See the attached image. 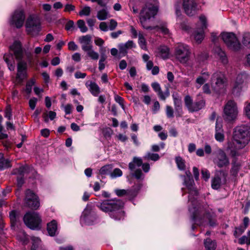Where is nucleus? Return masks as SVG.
Returning a JSON list of instances; mask_svg holds the SVG:
<instances>
[{
  "mask_svg": "<svg viewBox=\"0 0 250 250\" xmlns=\"http://www.w3.org/2000/svg\"><path fill=\"white\" fill-rule=\"evenodd\" d=\"M241 167V163L240 162L236 160H233L231 163V168L230 170L231 175L236 176Z\"/></svg>",
  "mask_w": 250,
  "mask_h": 250,
  "instance_id": "26",
  "label": "nucleus"
},
{
  "mask_svg": "<svg viewBox=\"0 0 250 250\" xmlns=\"http://www.w3.org/2000/svg\"><path fill=\"white\" fill-rule=\"evenodd\" d=\"M221 38L229 48L235 51L240 48L241 44L233 33H223L221 34Z\"/></svg>",
  "mask_w": 250,
  "mask_h": 250,
  "instance_id": "12",
  "label": "nucleus"
},
{
  "mask_svg": "<svg viewBox=\"0 0 250 250\" xmlns=\"http://www.w3.org/2000/svg\"><path fill=\"white\" fill-rule=\"evenodd\" d=\"M154 17L153 18H152L150 19V25L153 27L154 28L152 29H146V30H153V29H160L162 31V32L165 34V35H169V30L167 28L166 25L165 23H163L160 24V25H154L152 23L153 19H154Z\"/></svg>",
  "mask_w": 250,
  "mask_h": 250,
  "instance_id": "28",
  "label": "nucleus"
},
{
  "mask_svg": "<svg viewBox=\"0 0 250 250\" xmlns=\"http://www.w3.org/2000/svg\"><path fill=\"white\" fill-rule=\"evenodd\" d=\"M37 101V100L35 98L31 99L29 100V106L31 109L33 110L35 109V108L36 107Z\"/></svg>",
  "mask_w": 250,
  "mask_h": 250,
  "instance_id": "63",
  "label": "nucleus"
},
{
  "mask_svg": "<svg viewBox=\"0 0 250 250\" xmlns=\"http://www.w3.org/2000/svg\"><path fill=\"white\" fill-rule=\"evenodd\" d=\"M4 116L8 120H11L12 118V109L10 105H7L5 110Z\"/></svg>",
  "mask_w": 250,
  "mask_h": 250,
  "instance_id": "52",
  "label": "nucleus"
},
{
  "mask_svg": "<svg viewBox=\"0 0 250 250\" xmlns=\"http://www.w3.org/2000/svg\"><path fill=\"white\" fill-rule=\"evenodd\" d=\"M245 229H246L244 228L243 226H241L238 228H236L234 232V236L236 237L239 236L240 235H241L242 233L244 232Z\"/></svg>",
  "mask_w": 250,
  "mask_h": 250,
  "instance_id": "56",
  "label": "nucleus"
},
{
  "mask_svg": "<svg viewBox=\"0 0 250 250\" xmlns=\"http://www.w3.org/2000/svg\"><path fill=\"white\" fill-rule=\"evenodd\" d=\"M68 48L70 50L75 51L78 49V46L74 42L71 41L68 42Z\"/></svg>",
  "mask_w": 250,
  "mask_h": 250,
  "instance_id": "59",
  "label": "nucleus"
},
{
  "mask_svg": "<svg viewBox=\"0 0 250 250\" xmlns=\"http://www.w3.org/2000/svg\"><path fill=\"white\" fill-rule=\"evenodd\" d=\"M25 27L28 34L32 36H37L41 29L40 19L35 16H30L26 20Z\"/></svg>",
  "mask_w": 250,
  "mask_h": 250,
  "instance_id": "9",
  "label": "nucleus"
},
{
  "mask_svg": "<svg viewBox=\"0 0 250 250\" xmlns=\"http://www.w3.org/2000/svg\"><path fill=\"white\" fill-rule=\"evenodd\" d=\"M117 26V22L111 19L110 20V24H109V29L110 30H114Z\"/></svg>",
  "mask_w": 250,
  "mask_h": 250,
  "instance_id": "61",
  "label": "nucleus"
},
{
  "mask_svg": "<svg viewBox=\"0 0 250 250\" xmlns=\"http://www.w3.org/2000/svg\"><path fill=\"white\" fill-rule=\"evenodd\" d=\"M247 76L244 74H238L234 83L232 92L233 94L238 95L246 87Z\"/></svg>",
  "mask_w": 250,
  "mask_h": 250,
  "instance_id": "16",
  "label": "nucleus"
},
{
  "mask_svg": "<svg viewBox=\"0 0 250 250\" xmlns=\"http://www.w3.org/2000/svg\"><path fill=\"white\" fill-rule=\"evenodd\" d=\"M91 12V8L89 6L84 7L79 12L80 16H89Z\"/></svg>",
  "mask_w": 250,
  "mask_h": 250,
  "instance_id": "48",
  "label": "nucleus"
},
{
  "mask_svg": "<svg viewBox=\"0 0 250 250\" xmlns=\"http://www.w3.org/2000/svg\"><path fill=\"white\" fill-rule=\"evenodd\" d=\"M220 172L222 173L224 180L223 181H221V179L218 175H215L211 180V188L214 189H219L222 184L226 183V178L227 176V173L222 171H220Z\"/></svg>",
  "mask_w": 250,
  "mask_h": 250,
  "instance_id": "20",
  "label": "nucleus"
},
{
  "mask_svg": "<svg viewBox=\"0 0 250 250\" xmlns=\"http://www.w3.org/2000/svg\"><path fill=\"white\" fill-rule=\"evenodd\" d=\"M25 15L22 10H17L12 15L9 23L17 28H21L23 24Z\"/></svg>",
  "mask_w": 250,
  "mask_h": 250,
  "instance_id": "15",
  "label": "nucleus"
},
{
  "mask_svg": "<svg viewBox=\"0 0 250 250\" xmlns=\"http://www.w3.org/2000/svg\"><path fill=\"white\" fill-rule=\"evenodd\" d=\"M177 22L178 24H179V27L185 31H188L189 29V26L187 24L185 21L182 22V20L180 17H178L177 19Z\"/></svg>",
  "mask_w": 250,
  "mask_h": 250,
  "instance_id": "45",
  "label": "nucleus"
},
{
  "mask_svg": "<svg viewBox=\"0 0 250 250\" xmlns=\"http://www.w3.org/2000/svg\"><path fill=\"white\" fill-rule=\"evenodd\" d=\"M3 59L6 63L7 64L9 70L11 71H13L15 68V65L12 55L11 54H5L3 56Z\"/></svg>",
  "mask_w": 250,
  "mask_h": 250,
  "instance_id": "29",
  "label": "nucleus"
},
{
  "mask_svg": "<svg viewBox=\"0 0 250 250\" xmlns=\"http://www.w3.org/2000/svg\"><path fill=\"white\" fill-rule=\"evenodd\" d=\"M202 177L205 181H208L210 177V173L209 171L205 168L202 169L201 171Z\"/></svg>",
  "mask_w": 250,
  "mask_h": 250,
  "instance_id": "51",
  "label": "nucleus"
},
{
  "mask_svg": "<svg viewBox=\"0 0 250 250\" xmlns=\"http://www.w3.org/2000/svg\"><path fill=\"white\" fill-rule=\"evenodd\" d=\"M172 98L175 110L177 112L178 116H180L182 114L181 98L177 93L173 94Z\"/></svg>",
  "mask_w": 250,
  "mask_h": 250,
  "instance_id": "24",
  "label": "nucleus"
},
{
  "mask_svg": "<svg viewBox=\"0 0 250 250\" xmlns=\"http://www.w3.org/2000/svg\"><path fill=\"white\" fill-rule=\"evenodd\" d=\"M190 54V48L188 45L179 43L175 45L174 56L181 63H187L189 60Z\"/></svg>",
  "mask_w": 250,
  "mask_h": 250,
  "instance_id": "7",
  "label": "nucleus"
},
{
  "mask_svg": "<svg viewBox=\"0 0 250 250\" xmlns=\"http://www.w3.org/2000/svg\"><path fill=\"white\" fill-rule=\"evenodd\" d=\"M124 203L118 199L105 200L98 206L103 211L108 212L111 218L115 220L123 219L125 212L123 210Z\"/></svg>",
  "mask_w": 250,
  "mask_h": 250,
  "instance_id": "3",
  "label": "nucleus"
},
{
  "mask_svg": "<svg viewBox=\"0 0 250 250\" xmlns=\"http://www.w3.org/2000/svg\"><path fill=\"white\" fill-rule=\"evenodd\" d=\"M10 49L13 52L16 59L19 61L18 63V72L17 78L22 81L26 78L27 63L22 61L23 54L21 44L19 41H15L11 46Z\"/></svg>",
  "mask_w": 250,
  "mask_h": 250,
  "instance_id": "5",
  "label": "nucleus"
},
{
  "mask_svg": "<svg viewBox=\"0 0 250 250\" xmlns=\"http://www.w3.org/2000/svg\"><path fill=\"white\" fill-rule=\"evenodd\" d=\"M169 49L167 46L165 45H161L158 47L156 51V56L164 60L168 59L169 57Z\"/></svg>",
  "mask_w": 250,
  "mask_h": 250,
  "instance_id": "22",
  "label": "nucleus"
},
{
  "mask_svg": "<svg viewBox=\"0 0 250 250\" xmlns=\"http://www.w3.org/2000/svg\"><path fill=\"white\" fill-rule=\"evenodd\" d=\"M199 76H201L206 81H207L210 77V73L209 72L206 70H203Z\"/></svg>",
  "mask_w": 250,
  "mask_h": 250,
  "instance_id": "57",
  "label": "nucleus"
},
{
  "mask_svg": "<svg viewBox=\"0 0 250 250\" xmlns=\"http://www.w3.org/2000/svg\"><path fill=\"white\" fill-rule=\"evenodd\" d=\"M145 158L147 160H151L154 161H157L159 159V155L156 153H151L150 152L147 153L145 156Z\"/></svg>",
  "mask_w": 250,
  "mask_h": 250,
  "instance_id": "44",
  "label": "nucleus"
},
{
  "mask_svg": "<svg viewBox=\"0 0 250 250\" xmlns=\"http://www.w3.org/2000/svg\"><path fill=\"white\" fill-rule=\"evenodd\" d=\"M204 245L207 250H214L216 247V242L209 238H208L204 241Z\"/></svg>",
  "mask_w": 250,
  "mask_h": 250,
  "instance_id": "33",
  "label": "nucleus"
},
{
  "mask_svg": "<svg viewBox=\"0 0 250 250\" xmlns=\"http://www.w3.org/2000/svg\"><path fill=\"white\" fill-rule=\"evenodd\" d=\"M158 11L157 0H148L140 13V22L144 29L154 28L150 25V19L155 17Z\"/></svg>",
  "mask_w": 250,
  "mask_h": 250,
  "instance_id": "4",
  "label": "nucleus"
},
{
  "mask_svg": "<svg viewBox=\"0 0 250 250\" xmlns=\"http://www.w3.org/2000/svg\"><path fill=\"white\" fill-rule=\"evenodd\" d=\"M143 165V161L141 158L134 157L133 161L129 164V168L132 170L135 168V165L139 167Z\"/></svg>",
  "mask_w": 250,
  "mask_h": 250,
  "instance_id": "34",
  "label": "nucleus"
},
{
  "mask_svg": "<svg viewBox=\"0 0 250 250\" xmlns=\"http://www.w3.org/2000/svg\"><path fill=\"white\" fill-rule=\"evenodd\" d=\"M242 42L244 45L248 46L250 49V34L249 33L244 34Z\"/></svg>",
  "mask_w": 250,
  "mask_h": 250,
  "instance_id": "46",
  "label": "nucleus"
},
{
  "mask_svg": "<svg viewBox=\"0 0 250 250\" xmlns=\"http://www.w3.org/2000/svg\"><path fill=\"white\" fill-rule=\"evenodd\" d=\"M205 105V102L204 100H201L198 102L194 103L193 108L191 112L197 111L203 108Z\"/></svg>",
  "mask_w": 250,
  "mask_h": 250,
  "instance_id": "36",
  "label": "nucleus"
},
{
  "mask_svg": "<svg viewBox=\"0 0 250 250\" xmlns=\"http://www.w3.org/2000/svg\"><path fill=\"white\" fill-rule=\"evenodd\" d=\"M9 217L11 223V226L12 227H14L16 224L18 218V215L16 212L15 210L11 211L9 213Z\"/></svg>",
  "mask_w": 250,
  "mask_h": 250,
  "instance_id": "43",
  "label": "nucleus"
},
{
  "mask_svg": "<svg viewBox=\"0 0 250 250\" xmlns=\"http://www.w3.org/2000/svg\"><path fill=\"white\" fill-rule=\"evenodd\" d=\"M215 138L217 141L219 142H223L225 139L223 125L221 123L218 122V119L216 122Z\"/></svg>",
  "mask_w": 250,
  "mask_h": 250,
  "instance_id": "21",
  "label": "nucleus"
},
{
  "mask_svg": "<svg viewBox=\"0 0 250 250\" xmlns=\"http://www.w3.org/2000/svg\"><path fill=\"white\" fill-rule=\"evenodd\" d=\"M207 27V19L204 16L199 17V21L197 24L196 30L193 33V36L197 43L202 42L204 38V29Z\"/></svg>",
  "mask_w": 250,
  "mask_h": 250,
  "instance_id": "13",
  "label": "nucleus"
},
{
  "mask_svg": "<svg viewBox=\"0 0 250 250\" xmlns=\"http://www.w3.org/2000/svg\"><path fill=\"white\" fill-rule=\"evenodd\" d=\"M250 140V128L242 125L234 128L232 140L228 142L227 150L234 157L238 154V150L244 148Z\"/></svg>",
  "mask_w": 250,
  "mask_h": 250,
  "instance_id": "1",
  "label": "nucleus"
},
{
  "mask_svg": "<svg viewBox=\"0 0 250 250\" xmlns=\"http://www.w3.org/2000/svg\"><path fill=\"white\" fill-rule=\"evenodd\" d=\"M26 167H21L18 169L15 170V174H19V176H23V174L25 173Z\"/></svg>",
  "mask_w": 250,
  "mask_h": 250,
  "instance_id": "54",
  "label": "nucleus"
},
{
  "mask_svg": "<svg viewBox=\"0 0 250 250\" xmlns=\"http://www.w3.org/2000/svg\"><path fill=\"white\" fill-rule=\"evenodd\" d=\"M122 175V171L118 168H115L112 172L110 173V176L112 179L121 177Z\"/></svg>",
  "mask_w": 250,
  "mask_h": 250,
  "instance_id": "42",
  "label": "nucleus"
},
{
  "mask_svg": "<svg viewBox=\"0 0 250 250\" xmlns=\"http://www.w3.org/2000/svg\"><path fill=\"white\" fill-rule=\"evenodd\" d=\"M23 221L26 226L32 229H39L41 228L42 220L36 212H27L24 216Z\"/></svg>",
  "mask_w": 250,
  "mask_h": 250,
  "instance_id": "10",
  "label": "nucleus"
},
{
  "mask_svg": "<svg viewBox=\"0 0 250 250\" xmlns=\"http://www.w3.org/2000/svg\"><path fill=\"white\" fill-rule=\"evenodd\" d=\"M112 168V166L111 165H106L101 168L99 171V173L101 175L110 174L111 170Z\"/></svg>",
  "mask_w": 250,
  "mask_h": 250,
  "instance_id": "38",
  "label": "nucleus"
},
{
  "mask_svg": "<svg viewBox=\"0 0 250 250\" xmlns=\"http://www.w3.org/2000/svg\"><path fill=\"white\" fill-rule=\"evenodd\" d=\"M85 85L93 96H97L100 93V88L95 83L87 82L86 83Z\"/></svg>",
  "mask_w": 250,
  "mask_h": 250,
  "instance_id": "25",
  "label": "nucleus"
},
{
  "mask_svg": "<svg viewBox=\"0 0 250 250\" xmlns=\"http://www.w3.org/2000/svg\"><path fill=\"white\" fill-rule=\"evenodd\" d=\"M213 162L219 168L227 167L230 164L229 157L222 149H219L213 158Z\"/></svg>",
  "mask_w": 250,
  "mask_h": 250,
  "instance_id": "14",
  "label": "nucleus"
},
{
  "mask_svg": "<svg viewBox=\"0 0 250 250\" xmlns=\"http://www.w3.org/2000/svg\"><path fill=\"white\" fill-rule=\"evenodd\" d=\"M196 83L198 84L196 86L197 88L200 87V86L203 84L206 81L204 80L201 76H199L196 79Z\"/></svg>",
  "mask_w": 250,
  "mask_h": 250,
  "instance_id": "60",
  "label": "nucleus"
},
{
  "mask_svg": "<svg viewBox=\"0 0 250 250\" xmlns=\"http://www.w3.org/2000/svg\"><path fill=\"white\" fill-rule=\"evenodd\" d=\"M96 220L95 213L89 208H85L81 217V222L87 225H92Z\"/></svg>",
  "mask_w": 250,
  "mask_h": 250,
  "instance_id": "18",
  "label": "nucleus"
},
{
  "mask_svg": "<svg viewBox=\"0 0 250 250\" xmlns=\"http://www.w3.org/2000/svg\"><path fill=\"white\" fill-rule=\"evenodd\" d=\"M79 42L81 44L83 51L87 50L88 48L92 47L91 44V36L89 35L83 36L79 38Z\"/></svg>",
  "mask_w": 250,
  "mask_h": 250,
  "instance_id": "23",
  "label": "nucleus"
},
{
  "mask_svg": "<svg viewBox=\"0 0 250 250\" xmlns=\"http://www.w3.org/2000/svg\"><path fill=\"white\" fill-rule=\"evenodd\" d=\"M77 26L82 33H85L87 31L88 29L85 25L83 20H79L77 22Z\"/></svg>",
  "mask_w": 250,
  "mask_h": 250,
  "instance_id": "41",
  "label": "nucleus"
},
{
  "mask_svg": "<svg viewBox=\"0 0 250 250\" xmlns=\"http://www.w3.org/2000/svg\"><path fill=\"white\" fill-rule=\"evenodd\" d=\"M119 53L122 54L123 56H125L127 53V49L125 47L124 43H120L118 45Z\"/></svg>",
  "mask_w": 250,
  "mask_h": 250,
  "instance_id": "50",
  "label": "nucleus"
},
{
  "mask_svg": "<svg viewBox=\"0 0 250 250\" xmlns=\"http://www.w3.org/2000/svg\"><path fill=\"white\" fill-rule=\"evenodd\" d=\"M176 163L178 169L180 170H186V177H185L184 184L189 190V194H197V191L194 188V182L191 177V174L188 167L187 169L185 161L180 157L175 159Z\"/></svg>",
  "mask_w": 250,
  "mask_h": 250,
  "instance_id": "6",
  "label": "nucleus"
},
{
  "mask_svg": "<svg viewBox=\"0 0 250 250\" xmlns=\"http://www.w3.org/2000/svg\"><path fill=\"white\" fill-rule=\"evenodd\" d=\"M166 113L168 118H173L174 117V110L172 107L169 105L166 106Z\"/></svg>",
  "mask_w": 250,
  "mask_h": 250,
  "instance_id": "47",
  "label": "nucleus"
},
{
  "mask_svg": "<svg viewBox=\"0 0 250 250\" xmlns=\"http://www.w3.org/2000/svg\"><path fill=\"white\" fill-rule=\"evenodd\" d=\"M11 167L10 161L4 158L3 154L0 153V170H3Z\"/></svg>",
  "mask_w": 250,
  "mask_h": 250,
  "instance_id": "30",
  "label": "nucleus"
},
{
  "mask_svg": "<svg viewBox=\"0 0 250 250\" xmlns=\"http://www.w3.org/2000/svg\"><path fill=\"white\" fill-rule=\"evenodd\" d=\"M133 175L138 180H142L144 178V176L140 169L136 170Z\"/></svg>",
  "mask_w": 250,
  "mask_h": 250,
  "instance_id": "58",
  "label": "nucleus"
},
{
  "mask_svg": "<svg viewBox=\"0 0 250 250\" xmlns=\"http://www.w3.org/2000/svg\"><path fill=\"white\" fill-rule=\"evenodd\" d=\"M244 112L246 116L249 118L250 119V102L248 103L245 108H244Z\"/></svg>",
  "mask_w": 250,
  "mask_h": 250,
  "instance_id": "62",
  "label": "nucleus"
},
{
  "mask_svg": "<svg viewBox=\"0 0 250 250\" xmlns=\"http://www.w3.org/2000/svg\"><path fill=\"white\" fill-rule=\"evenodd\" d=\"M158 95L160 97L161 100H165V99L169 96V92L168 90H167L165 93H163L162 90L157 93Z\"/></svg>",
  "mask_w": 250,
  "mask_h": 250,
  "instance_id": "55",
  "label": "nucleus"
},
{
  "mask_svg": "<svg viewBox=\"0 0 250 250\" xmlns=\"http://www.w3.org/2000/svg\"><path fill=\"white\" fill-rule=\"evenodd\" d=\"M25 203L27 205L32 209H38L40 206V202L38 196L32 192L28 189L25 193Z\"/></svg>",
  "mask_w": 250,
  "mask_h": 250,
  "instance_id": "17",
  "label": "nucleus"
},
{
  "mask_svg": "<svg viewBox=\"0 0 250 250\" xmlns=\"http://www.w3.org/2000/svg\"><path fill=\"white\" fill-rule=\"evenodd\" d=\"M17 239L24 244L28 242V237L23 231H21L19 232L17 235Z\"/></svg>",
  "mask_w": 250,
  "mask_h": 250,
  "instance_id": "40",
  "label": "nucleus"
},
{
  "mask_svg": "<svg viewBox=\"0 0 250 250\" xmlns=\"http://www.w3.org/2000/svg\"><path fill=\"white\" fill-rule=\"evenodd\" d=\"M214 54L216 56V57L217 58H219L220 57H221V56L222 55H224V54H225V53L222 50V49L219 47V46H216L214 49Z\"/></svg>",
  "mask_w": 250,
  "mask_h": 250,
  "instance_id": "53",
  "label": "nucleus"
},
{
  "mask_svg": "<svg viewBox=\"0 0 250 250\" xmlns=\"http://www.w3.org/2000/svg\"><path fill=\"white\" fill-rule=\"evenodd\" d=\"M97 17L99 20L104 21L110 17V16L107 9L103 8L98 12Z\"/></svg>",
  "mask_w": 250,
  "mask_h": 250,
  "instance_id": "31",
  "label": "nucleus"
},
{
  "mask_svg": "<svg viewBox=\"0 0 250 250\" xmlns=\"http://www.w3.org/2000/svg\"><path fill=\"white\" fill-rule=\"evenodd\" d=\"M238 113L236 103L232 100H229L225 104L223 117L227 121H232L236 119Z\"/></svg>",
  "mask_w": 250,
  "mask_h": 250,
  "instance_id": "8",
  "label": "nucleus"
},
{
  "mask_svg": "<svg viewBox=\"0 0 250 250\" xmlns=\"http://www.w3.org/2000/svg\"><path fill=\"white\" fill-rule=\"evenodd\" d=\"M151 86L154 90L157 93H158L161 90L160 85L158 83H153L151 84Z\"/></svg>",
  "mask_w": 250,
  "mask_h": 250,
  "instance_id": "64",
  "label": "nucleus"
},
{
  "mask_svg": "<svg viewBox=\"0 0 250 250\" xmlns=\"http://www.w3.org/2000/svg\"><path fill=\"white\" fill-rule=\"evenodd\" d=\"M226 78L224 74L220 71L214 72L211 76L210 83L214 91L218 93L224 88Z\"/></svg>",
  "mask_w": 250,
  "mask_h": 250,
  "instance_id": "11",
  "label": "nucleus"
},
{
  "mask_svg": "<svg viewBox=\"0 0 250 250\" xmlns=\"http://www.w3.org/2000/svg\"><path fill=\"white\" fill-rule=\"evenodd\" d=\"M84 52L86 53L87 56L92 60H97L99 58V54L93 50V46L88 48Z\"/></svg>",
  "mask_w": 250,
  "mask_h": 250,
  "instance_id": "32",
  "label": "nucleus"
},
{
  "mask_svg": "<svg viewBox=\"0 0 250 250\" xmlns=\"http://www.w3.org/2000/svg\"><path fill=\"white\" fill-rule=\"evenodd\" d=\"M184 101L186 106L187 107L188 110L191 112L193 108L192 106H193L194 104V103H193V101L191 97L189 95H187L185 97Z\"/></svg>",
  "mask_w": 250,
  "mask_h": 250,
  "instance_id": "37",
  "label": "nucleus"
},
{
  "mask_svg": "<svg viewBox=\"0 0 250 250\" xmlns=\"http://www.w3.org/2000/svg\"><path fill=\"white\" fill-rule=\"evenodd\" d=\"M182 5L187 15L190 16L195 14L197 6L195 0H182Z\"/></svg>",
  "mask_w": 250,
  "mask_h": 250,
  "instance_id": "19",
  "label": "nucleus"
},
{
  "mask_svg": "<svg viewBox=\"0 0 250 250\" xmlns=\"http://www.w3.org/2000/svg\"><path fill=\"white\" fill-rule=\"evenodd\" d=\"M47 231L49 235L53 236L57 232V223L53 220L47 224Z\"/></svg>",
  "mask_w": 250,
  "mask_h": 250,
  "instance_id": "27",
  "label": "nucleus"
},
{
  "mask_svg": "<svg viewBox=\"0 0 250 250\" xmlns=\"http://www.w3.org/2000/svg\"><path fill=\"white\" fill-rule=\"evenodd\" d=\"M47 116L49 117V119L51 120H53L55 118L56 116V113L54 111H49L48 114H44L43 116V118L44 119V121L45 122H48V119L47 118Z\"/></svg>",
  "mask_w": 250,
  "mask_h": 250,
  "instance_id": "49",
  "label": "nucleus"
},
{
  "mask_svg": "<svg viewBox=\"0 0 250 250\" xmlns=\"http://www.w3.org/2000/svg\"><path fill=\"white\" fill-rule=\"evenodd\" d=\"M138 37H139V44L141 48L144 50L146 49V40L143 36V34L142 32H139L138 33Z\"/></svg>",
  "mask_w": 250,
  "mask_h": 250,
  "instance_id": "39",
  "label": "nucleus"
},
{
  "mask_svg": "<svg viewBox=\"0 0 250 250\" xmlns=\"http://www.w3.org/2000/svg\"><path fill=\"white\" fill-rule=\"evenodd\" d=\"M189 202L191 205V207H189V211L194 223L200 225L208 220L210 226H214L216 224L215 220L212 218L208 209L199 206L195 200H191L190 198Z\"/></svg>",
  "mask_w": 250,
  "mask_h": 250,
  "instance_id": "2",
  "label": "nucleus"
},
{
  "mask_svg": "<svg viewBox=\"0 0 250 250\" xmlns=\"http://www.w3.org/2000/svg\"><path fill=\"white\" fill-rule=\"evenodd\" d=\"M32 246L31 250H38L41 244V239L39 237L32 236L31 237Z\"/></svg>",
  "mask_w": 250,
  "mask_h": 250,
  "instance_id": "35",
  "label": "nucleus"
}]
</instances>
